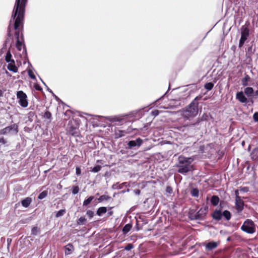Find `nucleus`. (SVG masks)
I'll return each mask as SVG.
<instances>
[{
    "label": "nucleus",
    "mask_w": 258,
    "mask_h": 258,
    "mask_svg": "<svg viewBox=\"0 0 258 258\" xmlns=\"http://www.w3.org/2000/svg\"><path fill=\"white\" fill-rule=\"evenodd\" d=\"M26 2L27 0H16L8 30V34L10 37L12 36L11 30H16V47L19 51L22 50L21 55L24 57L26 55V49L23 45V36L22 31Z\"/></svg>",
    "instance_id": "1"
},
{
    "label": "nucleus",
    "mask_w": 258,
    "mask_h": 258,
    "mask_svg": "<svg viewBox=\"0 0 258 258\" xmlns=\"http://www.w3.org/2000/svg\"><path fill=\"white\" fill-rule=\"evenodd\" d=\"M199 98H195L187 106L178 112L184 119H190L198 114Z\"/></svg>",
    "instance_id": "2"
},
{
    "label": "nucleus",
    "mask_w": 258,
    "mask_h": 258,
    "mask_svg": "<svg viewBox=\"0 0 258 258\" xmlns=\"http://www.w3.org/2000/svg\"><path fill=\"white\" fill-rule=\"evenodd\" d=\"M178 163L176 165L178 167L177 172L179 173L184 174L194 170L191 163L194 160L191 158H187L183 156L178 157Z\"/></svg>",
    "instance_id": "3"
},
{
    "label": "nucleus",
    "mask_w": 258,
    "mask_h": 258,
    "mask_svg": "<svg viewBox=\"0 0 258 258\" xmlns=\"http://www.w3.org/2000/svg\"><path fill=\"white\" fill-rule=\"evenodd\" d=\"M79 126V123L77 120H70L66 129L67 134L74 137H79L80 134Z\"/></svg>",
    "instance_id": "4"
},
{
    "label": "nucleus",
    "mask_w": 258,
    "mask_h": 258,
    "mask_svg": "<svg viewBox=\"0 0 258 258\" xmlns=\"http://www.w3.org/2000/svg\"><path fill=\"white\" fill-rule=\"evenodd\" d=\"M241 230L248 234H253L256 231L255 225L252 220L247 219L241 226Z\"/></svg>",
    "instance_id": "5"
},
{
    "label": "nucleus",
    "mask_w": 258,
    "mask_h": 258,
    "mask_svg": "<svg viewBox=\"0 0 258 258\" xmlns=\"http://www.w3.org/2000/svg\"><path fill=\"white\" fill-rule=\"evenodd\" d=\"M208 211V207L206 206L201 208L194 215H190L191 220H202L204 219Z\"/></svg>",
    "instance_id": "6"
},
{
    "label": "nucleus",
    "mask_w": 258,
    "mask_h": 258,
    "mask_svg": "<svg viewBox=\"0 0 258 258\" xmlns=\"http://www.w3.org/2000/svg\"><path fill=\"white\" fill-rule=\"evenodd\" d=\"M249 35V31L248 28L243 26L241 28V38L239 42V47H241L245 41L247 40Z\"/></svg>",
    "instance_id": "7"
},
{
    "label": "nucleus",
    "mask_w": 258,
    "mask_h": 258,
    "mask_svg": "<svg viewBox=\"0 0 258 258\" xmlns=\"http://www.w3.org/2000/svg\"><path fill=\"white\" fill-rule=\"evenodd\" d=\"M143 143V141L142 139L139 138L137 139L136 140H132L129 141L127 144V149H133L135 148L136 147H140Z\"/></svg>",
    "instance_id": "8"
},
{
    "label": "nucleus",
    "mask_w": 258,
    "mask_h": 258,
    "mask_svg": "<svg viewBox=\"0 0 258 258\" xmlns=\"http://www.w3.org/2000/svg\"><path fill=\"white\" fill-rule=\"evenodd\" d=\"M12 131H14L16 133H17L18 132V125L16 124H14L1 130L0 131V135H6L10 133Z\"/></svg>",
    "instance_id": "9"
},
{
    "label": "nucleus",
    "mask_w": 258,
    "mask_h": 258,
    "mask_svg": "<svg viewBox=\"0 0 258 258\" xmlns=\"http://www.w3.org/2000/svg\"><path fill=\"white\" fill-rule=\"evenodd\" d=\"M169 103L163 106L164 108H173L180 105V100L178 99H172L168 100Z\"/></svg>",
    "instance_id": "10"
},
{
    "label": "nucleus",
    "mask_w": 258,
    "mask_h": 258,
    "mask_svg": "<svg viewBox=\"0 0 258 258\" xmlns=\"http://www.w3.org/2000/svg\"><path fill=\"white\" fill-rule=\"evenodd\" d=\"M235 206L238 213H240L243 211L244 202L241 198H237V199H235Z\"/></svg>",
    "instance_id": "11"
},
{
    "label": "nucleus",
    "mask_w": 258,
    "mask_h": 258,
    "mask_svg": "<svg viewBox=\"0 0 258 258\" xmlns=\"http://www.w3.org/2000/svg\"><path fill=\"white\" fill-rule=\"evenodd\" d=\"M213 219L220 221L222 219V212L221 209H215L211 215Z\"/></svg>",
    "instance_id": "12"
},
{
    "label": "nucleus",
    "mask_w": 258,
    "mask_h": 258,
    "mask_svg": "<svg viewBox=\"0 0 258 258\" xmlns=\"http://www.w3.org/2000/svg\"><path fill=\"white\" fill-rule=\"evenodd\" d=\"M7 69L13 73H17L18 72V68L15 64V60L10 61L8 62Z\"/></svg>",
    "instance_id": "13"
},
{
    "label": "nucleus",
    "mask_w": 258,
    "mask_h": 258,
    "mask_svg": "<svg viewBox=\"0 0 258 258\" xmlns=\"http://www.w3.org/2000/svg\"><path fill=\"white\" fill-rule=\"evenodd\" d=\"M32 202V199L30 197H27L25 199L22 200L21 202L23 207L28 208Z\"/></svg>",
    "instance_id": "14"
},
{
    "label": "nucleus",
    "mask_w": 258,
    "mask_h": 258,
    "mask_svg": "<svg viewBox=\"0 0 258 258\" xmlns=\"http://www.w3.org/2000/svg\"><path fill=\"white\" fill-rule=\"evenodd\" d=\"M128 132L123 130H116L114 133V137L115 139H118L124 137Z\"/></svg>",
    "instance_id": "15"
},
{
    "label": "nucleus",
    "mask_w": 258,
    "mask_h": 258,
    "mask_svg": "<svg viewBox=\"0 0 258 258\" xmlns=\"http://www.w3.org/2000/svg\"><path fill=\"white\" fill-rule=\"evenodd\" d=\"M218 246V243L215 241H211L208 242L206 245V248L207 250H211L216 248Z\"/></svg>",
    "instance_id": "16"
},
{
    "label": "nucleus",
    "mask_w": 258,
    "mask_h": 258,
    "mask_svg": "<svg viewBox=\"0 0 258 258\" xmlns=\"http://www.w3.org/2000/svg\"><path fill=\"white\" fill-rule=\"evenodd\" d=\"M65 254L66 255L70 254L74 250V246L72 243H69L65 247Z\"/></svg>",
    "instance_id": "17"
},
{
    "label": "nucleus",
    "mask_w": 258,
    "mask_h": 258,
    "mask_svg": "<svg viewBox=\"0 0 258 258\" xmlns=\"http://www.w3.org/2000/svg\"><path fill=\"white\" fill-rule=\"evenodd\" d=\"M251 158L252 160H258V148H255L252 150L251 153Z\"/></svg>",
    "instance_id": "18"
},
{
    "label": "nucleus",
    "mask_w": 258,
    "mask_h": 258,
    "mask_svg": "<svg viewBox=\"0 0 258 258\" xmlns=\"http://www.w3.org/2000/svg\"><path fill=\"white\" fill-rule=\"evenodd\" d=\"M220 201L219 198L217 196H213L211 199V203L214 206L218 205Z\"/></svg>",
    "instance_id": "19"
},
{
    "label": "nucleus",
    "mask_w": 258,
    "mask_h": 258,
    "mask_svg": "<svg viewBox=\"0 0 258 258\" xmlns=\"http://www.w3.org/2000/svg\"><path fill=\"white\" fill-rule=\"evenodd\" d=\"M223 216L224 219L229 221L231 218V214L230 212L228 210H224L223 212H222V217Z\"/></svg>",
    "instance_id": "20"
},
{
    "label": "nucleus",
    "mask_w": 258,
    "mask_h": 258,
    "mask_svg": "<svg viewBox=\"0 0 258 258\" xmlns=\"http://www.w3.org/2000/svg\"><path fill=\"white\" fill-rule=\"evenodd\" d=\"M19 103L23 107H26L28 106V102L26 98H19Z\"/></svg>",
    "instance_id": "21"
},
{
    "label": "nucleus",
    "mask_w": 258,
    "mask_h": 258,
    "mask_svg": "<svg viewBox=\"0 0 258 258\" xmlns=\"http://www.w3.org/2000/svg\"><path fill=\"white\" fill-rule=\"evenodd\" d=\"M107 212V208L105 207H101L99 208L96 212V214L99 216H101L103 214Z\"/></svg>",
    "instance_id": "22"
},
{
    "label": "nucleus",
    "mask_w": 258,
    "mask_h": 258,
    "mask_svg": "<svg viewBox=\"0 0 258 258\" xmlns=\"http://www.w3.org/2000/svg\"><path fill=\"white\" fill-rule=\"evenodd\" d=\"M250 80V77L247 74H245L244 78L241 79V84L243 86H246L248 85V82Z\"/></svg>",
    "instance_id": "23"
},
{
    "label": "nucleus",
    "mask_w": 258,
    "mask_h": 258,
    "mask_svg": "<svg viewBox=\"0 0 258 258\" xmlns=\"http://www.w3.org/2000/svg\"><path fill=\"white\" fill-rule=\"evenodd\" d=\"M127 185H128V183L126 182H123L120 184H119L118 182H117L113 185V188H117V189H121L123 187V186H127Z\"/></svg>",
    "instance_id": "24"
},
{
    "label": "nucleus",
    "mask_w": 258,
    "mask_h": 258,
    "mask_svg": "<svg viewBox=\"0 0 258 258\" xmlns=\"http://www.w3.org/2000/svg\"><path fill=\"white\" fill-rule=\"evenodd\" d=\"M132 227V225L131 224H127L125 225L122 230L123 233L126 234L128 233L131 230Z\"/></svg>",
    "instance_id": "25"
},
{
    "label": "nucleus",
    "mask_w": 258,
    "mask_h": 258,
    "mask_svg": "<svg viewBox=\"0 0 258 258\" xmlns=\"http://www.w3.org/2000/svg\"><path fill=\"white\" fill-rule=\"evenodd\" d=\"M43 117L44 118L48 119V122H50L51 121V119H52L51 113L49 111H46L44 113V114L43 115Z\"/></svg>",
    "instance_id": "26"
},
{
    "label": "nucleus",
    "mask_w": 258,
    "mask_h": 258,
    "mask_svg": "<svg viewBox=\"0 0 258 258\" xmlns=\"http://www.w3.org/2000/svg\"><path fill=\"white\" fill-rule=\"evenodd\" d=\"M86 222L87 219L85 217H81L78 219L77 221V224L79 225H84L86 223Z\"/></svg>",
    "instance_id": "27"
},
{
    "label": "nucleus",
    "mask_w": 258,
    "mask_h": 258,
    "mask_svg": "<svg viewBox=\"0 0 258 258\" xmlns=\"http://www.w3.org/2000/svg\"><path fill=\"white\" fill-rule=\"evenodd\" d=\"M94 196L89 197V198H88V199H87L83 202V205L84 206H87L94 200Z\"/></svg>",
    "instance_id": "28"
},
{
    "label": "nucleus",
    "mask_w": 258,
    "mask_h": 258,
    "mask_svg": "<svg viewBox=\"0 0 258 258\" xmlns=\"http://www.w3.org/2000/svg\"><path fill=\"white\" fill-rule=\"evenodd\" d=\"M12 55L10 52V51L9 50L7 52L6 55H5V60L7 62H9L10 61L14 60L12 58Z\"/></svg>",
    "instance_id": "29"
},
{
    "label": "nucleus",
    "mask_w": 258,
    "mask_h": 258,
    "mask_svg": "<svg viewBox=\"0 0 258 258\" xmlns=\"http://www.w3.org/2000/svg\"><path fill=\"white\" fill-rule=\"evenodd\" d=\"M48 195L47 190H44L41 192L38 196V199L39 200H42L46 198Z\"/></svg>",
    "instance_id": "30"
},
{
    "label": "nucleus",
    "mask_w": 258,
    "mask_h": 258,
    "mask_svg": "<svg viewBox=\"0 0 258 258\" xmlns=\"http://www.w3.org/2000/svg\"><path fill=\"white\" fill-rule=\"evenodd\" d=\"M66 213V209H61L57 212L55 214V217L56 218H58L59 217L62 216Z\"/></svg>",
    "instance_id": "31"
},
{
    "label": "nucleus",
    "mask_w": 258,
    "mask_h": 258,
    "mask_svg": "<svg viewBox=\"0 0 258 258\" xmlns=\"http://www.w3.org/2000/svg\"><path fill=\"white\" fill-rule=\"evenodd\" d=\"M190 194L193 197H198L199 195V191L198 188H193L190 191Z\"/></svg>",
    "instance_id": "32"
},
{
    "label": "nucleus",
    "mask_w": 258,
    "mask_h": 258,
    "mask_svg": "<svg viewBox=\"0 0 258 258\" xmlns=\"http://www.w3.org/2000/svg\"><path fill=\"white\" fill-rule=\"evenodd\" d=\"M110 199V197H109V196L103 195L101 196L98 198V201L99 202H102L103 201H107V200H109Z\"/></svg>",
    "instance_id": "33"
},
{
    "label": "nucleus",
    "mask_w": 258,
    "mask_h": 258,
    "mask_svg": "<svg viewBox=\"0 0 258 258\" xmlns=\"http://www.w3.org/2000/svg\"><path fill=\"white\" fill-rule=\"evenodd\" d=\"M253 90L251 87H247L244 90V93L247 95H251L253 93Z\"/></svg>",
    "instance_id": "34"
},
{
    "label": "nucleus",
    "mask_w": 258,
    "mask_h": 258,
    "mask_svg": "<svg viewBox=\"0 0 258 258\" xmlns=\"http://www.w3.org/2000/svg\"><path fill=\"white\" fill-rule=\"evenodd\" d=\"M238 99V100L241 103H247L250 102L251 104H253V101L250 100V101L247 100V98H236Z\"/></svg>",
    "instance_id": "35"
},
{
    "label": "nucleus",
    "mask_w": 258,
    "mask_h": 258,
    "mask_svg": "<svg viewBox=\"0 0 258 258\" xmlns=\"http://www.w3.org/2000/svg\"><path fill=\"white\" fill-rule=\"evenodd\" d=\"M214 86V84L212 82H209L205 84V88L207 90H211Z\"/></svg>",
    "instance_id": "36"
},
{
    "label": "nucleus",
    "mask_w": 258,
    "mask_h": 258,
    "mask_svg": "<svg viewBox=\"0 0 258 258\" xmlns=\"http://www.w3.org/2000/svg\"><path fill=\"white\" fill-rule=\"evenodd\" d=\"M73 112L71 110H67L64 113V115L66 117H67L66 118H64V119H68L70 118L71 115L72 114Z\"/></svg>",
    "instance_id": "37"
},
{
    "label": "nucleus",
    "mask_w": 258,
    "mask_h": 258,
    "mask_svg": "<svg viewBox=\"0 0 258 258\" xmlns=\"http://www.w3.org/2000/svg\"><path fill=\"white\" fill-rule=\"evenodd\" d=\"M79 187L78 185H74L72 187V193L73 195H76L79 191Z\"/></svg>",
    "instance_id": "38"
},
{
    "label": "nucleus",
    "mask_w": 258,
    "mask_h": 258,
    "mask_svg": "<svg viewBox=\"0 0 258 258\" xmlns=\"http://www.w3.org/2000/svg\"><path fill=\"white\" fill-rule=\"evenodd\" d=\"M101 169V166H100V165H97L95 167H94L91 170V171L93 172H97L98 171H99Z\"/></svg>",
    "instance_id": "39"
},
{
    "label": "nucleus",
    "mask_w": 258,
    "mask_h": 258,
    "mask_svg": "<svg viewBox=\"0 0 258 258\" xmlns=\"http://www.w3.org/2000/svg\"><path fill=\"white\" fill-rule=\"evenodd\" d=\"M17 97H27L26 94L22 91H18L17 93Z\"/></svg>",
    "instance_id": "40"
},
{
    "label": "nucleus",
    "mask_w": 258,
    "mask_h": 258,
    "mask_svg": "<svg viewBox=\"0 0 258 258\" xmlns=\"http://www.w3.org/2000/svg\"><path fill=\"white\" fill-rule=\"evenodd\" d=\"M239 190L243 192H247L249 191V187L247 186L240 187Z\"/></svg>",
    "instance_id": "41"
},
{
    "label": "nucleus",
    "mask_w": 258,
    "mask_h": 258,
    "mask_svg": "<svg viewBox=\"0 0 258 258\" xmlns=\"http://www.w3.org/2000/svg\"><path fill=\"white\" fill-rule=\"evenodd\" d=\"M133 248L134 245L132 243H128L124 247V249L126 250H130Z\"/></svg>",
    "instance_id": "42"
},
{
    "label": "nucleus",
    "mask_w": 258,
    "mask_h": 258,
    "mask_svg": "<svg viewBox=\"0 0 258 258\" xmlns=\"http://www.w3.org/2000/svg\"><path fill=\"white\" fill-rule=\"evenodd\" d=\"M38 228L37 227H33V228L32 229V230H31V232L33 235H36L38 233Z\"/></svg>",
    "instance_id": "43"
},
{
    "label": "nucleus",
    "mask_w": 258,
    "mask_h": 258,
    "mask_svg": "<svg viewBox=\"0 0 258 258\" xmlns=\"http://www.w3.org/2000/svg\"><path fill=\"white\" fill-rule=\"evenodd\" d=\"M86 214L88 216V217L91 219L92 218L94 215V212L91 210H88L86 212Z\"/></svg>",
    "instance_id": "44"
},
{
    "label": "nucleus",
    "mask_w": 258,
    "mask_h": 258,
    "mask_svg": "<svg viewBox=\"0 0 258 258\" xmlns=\"http://www.w3.org/2000/svg\"><path fill=\"white\" fill-rule=\"evenodd\" d=\"M28 75L31 79H35V76L31 70L28 71Z\"/></svg>",
    "instance_id": "45"
},
{
    "label": "nucleus",
    "mask_w": 258,
    "mask_h": 258,
    "mask_svg": "<svg viewBox=\"0 0 258 258\" xmlns=\"http://www.w3.org/2000/svg\"><path fill=\"white\" fill-rule=\"evenodd\" d=\"M253 118L254 121L258 122V112H256L253 114Z\"/></svg>",
    "instance_id": "46"
},
{
    "label": "nucleus",
    "mask_w": 258,
    "mask_h": 258,
    "mask_svg": "<svg viewBox=\"0 0 258 258\" xmlns=\"http://www.w3.org/2000/svg\"><path fill=\"white\" fill-rule=\"evenodd\" d=\"M166 191L169 194H171L173 191L172 187L170 186H167L166 188Z\"/></svg>",
    "instance_id": "47"
},
{
    "label": "nucleus",
    "mask_w": 258,
    "mask_h": 258,
    "mask_svg": "<svg viewBox=\"0 0 258 258\" xmlns=\"http://www.w3.org/2000/svg\"><path fill=\"white\" fill-rule=\"evenodd\" d=\"M76 173L77 175H80L81 174V170L80 167H77L76 169Z\"/></svg>",
    "instance_id": "48"
},
{
    "label": "nucleus",
    "mask_w": 258,
    "mask_h": 258,
    "mask_svg": "<svg viewBox=\"0 0 258 258\" xmlns=\"http://www.w3.org/2000/svg\"><path fill=\"white\" fill-rule=\"evenodd\" d=\"M235 199H237V198H241L239 195V190L236 189L235 190Z\"/></svg>",
    "instance_id": "49"
},
{
    "label": "nucleus",
    "mask_w": 258,
    "mask_h": 258,
    "mask_svg": "<svg viewBox=\"0 0 258 258\" xmlns=\"http://www.w3.org/2000/svg\"><path fill=\"white\" fill-rule=\"evenodd\" d=\"M7 143L5 139L4 138V137L0 138V143H2L3 144H5Z\"/></svg>",
    "instance_id": "50"
},
{
    "label": "nucleus",
    "mask_w": 258,
    "mask_h": 258,
    "mask_svg": "<svg viewBox=\"0 0 258 258\" xmlns=\"http://www.w3.org/2000/svg\"><path fill=\"white\" fill-rule=\"evenodd\" d=\"M236 97H244L243 96H242V92H238L236 94Z\"/></svg>",
    "instance_id": "51"
},
{
    "label": "nucleus",
    "mask_w": 258,
    "mask_h": 258,
    "mask_svg": "<svg viewBox=\"0 0 258 258\" xmlns=\"http://www.w3.org/2000/svg\"><path fill=\"white\" fill-rule=\"evenodd\" d=\"M113 214V211H109L108 213H107V215L108 216H112Z\"/></svg>",
    "instance_id": "52"
},
{
    "label": "nucleus",
    "mask_w": 258,
    "mask_h": 258,
    "mask_svg": "<svg viewBox=\"0 0 258 258\" xmlns=\"http://www.w3.org/2000/svg\"><path fill=\"white\" fill-rule=\"evenodd\" d=\"M4 95V91L2 90H0V97L3 96Z\"/></svg>",
    "instance_id": "53"
},
{
    "label": "nucleus",
    "mask_w": 258,
    "mask_h": 258,
    "mask_svg": "<svg viewBox=\"0 0 258 258\" xmlns=\"http://www.w3.org/2000/svg\"><path fill=\"white\" fill-rule=\"evenodd\" d=\"M121 120V119H118V118H117V117H114V118H113V120H114V121H120Z\"/></svg>",
    "instance_id": "54"
},
{
    "label": "nucleus",
    "mask_w": 258,
    "mask_h": 258,
    "mask_svg": "<svg viewBox=\"0 0 258 258\" xmlns=\"http://www.w3.org/2000/svg\"><path fill=\"white\" fill-rule=\"evenodd\" d=\"M11 241H12V239H11L8 238L7 242H8V244H10V243L11 242Z\"/></svg>",
    "instance_id": "55"
},
{
    "label": "nucleus",
    "mask_w": 258,
    "mask_h": 258,
    "mask_svg": "<svg viewBox=\"0 0 258 258\" xmlns=\"http://www.w3.org/2000/svg\"><path fill=\"white\" fill-rule=\"evenodd\" d=\"M136 193L137 194L139 195V194H140V190L139 189H137V190H136Z\"/></svg>",
    "instance_id": "56"
},
{
    "label": "nucleus",
    "mask_w": 258,
    "mask_h": 258,
    "mask_svg": "<svg viewBox=\"0 0 258 258\" xmlns=\"http://www.w3.org/2000/svg\"><path fill=\"white\" fill-rule=\"evenodd\" d=\"M153 113H155V114L156 115H157L158 114V111H155L153 112Z\"/></svg>",
    "instance_id": "57"
},
{
    "label": "nucleus",
    "mask_w": 258,
    "mask_h": 258,
    "mask_svg": "<svg viewBox=\"0 0 258 258\" xmlns=\"http://www.w3.org/2000/svg\"><path fill=\"white\" fill-rule=\"evenodd\" d=\"M255 95L258 96V90L256 91L255 92Z\"/></svg>",
    "instance_id": "58"
},
{
    "label": "nucleus",
    "mask_w": 258,
    "mask_h": 258,
    "mask_svg": "<svg viewBox=\"0 0 258 258\" xmlns=\"http://www.w3.org/2000/svg\"><path fill=\"white\" fill-rule=\"evenodd\" d=\"M222 203H223V202H220V207H222Z\"/></svg>",
    "instance_id": "59"
},
{
    "label": "nucleus",
    "mask_w": 258,
    "mask_h": 258,
    "mask_svg": "<svg viewBox=\"0 0 258 258\" xmlns=\"http://www.w3.org/2000/svg\"><path fill=\"white\" fill-rule=\"evenodd\" d=\"M52 95H53L54 97H57V96H55V95H54L52 92Z\"/></svg>",
    "instance_id": "60"
},
{
    "label": "nucleus",
    "mask_w": 258,
    "mask_h": 258,
    "mask_svg": "<svg viewBox=\"0 0 258 258\" xmlns=\"http://www.w3.org/2000/svg\"><path fill=\"white\" fill-rule=\"evenodd\" d=\"M6 74H7V75L9 74V72H8V71H6Z\"/></svg>",
    "instance_id": "61"
},
{
    "label": "nucleus",
    "mask_w": 258,
    "mask_h": 258,
    "mask_svg": "<svg viewBox=\"0 0 258 258\" xmlns=\"http://www.w3.org/2000/svg\"><path fill=\"white\" fill-rule=\"evenodd\" d=\"M164 98H162V97H160V99H159V100H160V99H164ZM157 101H158V100Z\"/></svg>",
    "instance_id": "62"
},
{
    "label": "nucleus",
    "mask_w": 258,
    "mask_h": 258,
    "mask_svg": "<svg viewBox=\"0 0 258 258\" xmlns=\"http://www.w3.org/2000/svg\"><path fill=\"white\" fill-rule=\"evenodd\" d=\"M207 98H204V100H207Z\"/></svg>",
    "instance_id": "63"
},
{
    "label": "nucleus",
    "mask_w": 258,
    "mask_h": 258,
    "mask_svg": "<svg viewBox=\"0 0 258 258\" xmlns=\"http://www.w3.org/2000/svg\"><path fill=\"white\" fill-rule=\"evenodd\" d=\"M55 98L57 99H59V98H58V97H56Z\"/></svg>",
    "instance_id": "64"
}]
</instances>
